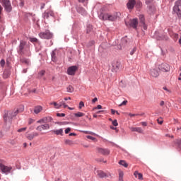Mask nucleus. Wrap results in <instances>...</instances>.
Listing matches in <instances>:
<instances>
[{
  "label": "nucleus",
  "instance_id": "nucleus-18",
  "mask_svg": "<svg viewBox=\"0 0 181 181\" xmlns=\"http://www.w3.org/2000/svg\"><path fill=\"white\" fill-rule=\"evenodd\" d=\"M35 136H39V134L35 132V133H31V134H28L27 135V139L29 141H32Z\"/></svg>",
  "mask_w": 181,
  "mask_h": 181
},
{
  "label": "nucleus",
  "instance_id": "nucleus-1",
  "mask_svg": "<svg viewBox=\"0 0 181 181\" xmlns=\"http://www.w3.org/2000/svg\"><path fill=\"white\" fill-rule=\"evenodd\" d=\"M121 16V13L116 12L113 13H100L99 15V19L101 21H109V22H115L118 18Z\"/></svg>",
  "mask_w": 181,
  "mask_h": 181
},
{
  "label": "nucleus",
  "instance_id": "nucleus-54",
  "mask_svg": "<svg viewBox=\"0 0 181 181\" xmlns=\"http://www.w3.org/2000/svg\"><path fill=\"white\" fill-rule=\"evenodd\" d=\"M141 124L143 127H146V125H148V124L146 123V122H141Z\"/></svg>",
  "mask_w": 181,
  "mask_h": 181
},
{
  "label": "nucleus",
  "instance_id": "nucleus-23",
  "mask_svg": "<svg viewBox=\"0 0 181 181\" xmlns=\"http://www.w3.org/2000/svg\"><path fill=\"white\" fill-rule=\"evenodd\" d=\"M51 105H54L55 108L59 110V108H62V104L61 103H57L56 102H52L50 103Z\"/></svg>",
  "mask_w": 181,
  "mask_h": 181
},
{
  "label": "nucleus",
  "instance_id": "nucleus-3",
  "mask_svg": "<svg viewBox=\"0 0 181 181\" xmlns=\"http://www.w3.org/2000/svg\"><path fill=\"white\" fill-rule=\"evenodd\" d=\"M173 15H175L179 19H181V0L175 2L173 7Z\"/></svg>",
  "mask_w": 181,
  "mask_h": 181
},
{
  "label": "nucleus",
  "instance_id": "nucleus-32",
  "mask_svg": "<svg viewBox=\"0 0 181 181\" xmlns=\"http://www.w3.org/2000/svg\"><path fill=\"white\" fill-rule=\"evenodd\" d=\"M74 116L76 117H84V113L81 112H78L77 113L74 114Z\"/></svg>",
  "mask_w": 181,
  "mask_h": 181
},
{
  "label": "nucleus",
  "instance_id": "nucleus-14",
  "mask_svg": "<svg viewBox=\"0 0 181 181\" xmlns=\"http://www.w3.org/2000/svg\"><path fill=\"white\" fill-rule=\"evenodd\" d=\"M136 4V1H135V0H129L128 3L127 4V6L128 9H134V6H135Z\"/></svg>",
  "mask_w": 181,
  "mask_h": 181
},
{
  "label": "nucleus",
  "instance_id": "nucleus-63",
  "mask_svg": "<svg viewBox=\"0 0 181 181\" xmlns=\"http://www.w3.org/2000/svg\"><path fill=\"white\" fill-rule=\"evenodd\" d=\"M2 136H4V134L2 133V132H0V138H2Z\"/></svg>",
  "mask_w": 181,
  "mask_h": 181
},
{
  "label": "nucleus",
  "instance_id": "nucleus-40",
  "mask_svg": "<svg viewBox=\"0 0 181 181\" xmlns=\"http://www.w3.org/2000/svg\"><path fill=\"white\" fill-rule=\"evenodd\" d=\"M128 115L129 117H138V115H142L129 113Z\"/></svg>",
  "mask_w": 181,
  "mask_h": 181
},
{
  "label": "nucleus",
  "instance_id": "nucleus-35",
  "mask_svg": "<svg viewBox=\"0 0 181 181\" xmlns=\"http://www.w3.org/2000/svg\"><path fill=\"white\" fill-rule=\"evenodd\" d=\"M78 11L80 12V13H81L82 15H86V13H87V12L86 11V10H84V8H80L78 9Z\"/></svg>",
  "mask_w": 181,
  "mask_h": 181
},
{
  "label": "nucleus",
  "instance_id": "nucleus-59",
  "mask_svg": "<svg viewBox=\"0 0 181 181\" xmlns=\"http://www.w3.org/2000/svg\"><path fill=\"white\" fill-rule=\"evenodd\" d=\"M45 73H46L45 71H41L40 72V74L41 75V76H45Z\"/></svg>",
  "mask_w": 181,
  "mask_h": 181
},
{
  "label": "nucleus",
  "instance_id": "nucleus-10",
  "mask_svg": "<svg viewBox=\"0 0 181 181\" xmlns=\"http://www.w3.org/2000/svg\"><path fill=\"white\" fill-rule=\"evenodd\" d=\"M139 21L141 26H143V29H144V30H146V29H148V27L146 26V25H145V17L144 16V15L139 16Z\"/></svg>",
  "mask_w": 181,
  "mask_h": 181
},
{
  "label": "nucleus",
  "instance_id": "nucleus-43",
  "mask_svg": "<svg viewBox=\"0 0 181 181\" xmlns=\"http://www.w3.org/2000/svg\"><path fill=\"white\" fill-rule=\"evenodd\" d=\"M128 100H124L120 105L119 107H122V105H127Z\"/></svg>",
  "mask_w": 181,
  "mask_h": 181
},
{
  "label": "nucleus",
  "instance_id": "nucleus-12",
  "mask_svg": "<svg viewBox=\"0 0 181 181\" xmlns=\"http://www.w3.org/2000/svg\"><path fill=\"white\" fill-rule=\"evenodd\" d=\"M129 25L131 26V28H133V29H136V26H138V19L134 18L132 20H130Z\"/></svg>",
  "mask_w": 181,
  "mask_h": 181
},
{
  "label": "nucleus",
  "instance_id": "nucleus-20",
  "mask_svg": "<svg viewBox=\"0 0 181 181\" xmlns=\"http://www.w3.org/2000/svg\"><path fill=\"white\" fill-rule=\"evenodd\" d=\"M42 111H43V107L40 105H37L34 107L35 114H39L40 112H42Z\"/></svg>",
  "mask_w": 181,
  "mask_h": 181
},
{
  "label": "nucleus",
  "instance_id": "nucleus-9",
  "mask_svg": "<svg viewBox=\"0 0 181 181\" xmlns=\"http://www.w3.org/2000/svg\"><path fill=\"white\" fill-rule=\"evenodd\" d=\"M97 175H98V177H100V179H104V177H110V174H107L103 170H98Z\"/></svg>",
  "mask_w": 181,
  "mask_h": 181
},
{
  "label": "nucleus",
  "instance_id": "nucleus-29",
  "mask_svg": "<svg viewBox=\"0 0 181 181\" xmlns=\"http://www.w3.org/2000/svg\"><path fill=\"white\" fill-rule=\"evenodd\" d=\"M52 62H57V59L56 58V52L53 51L51 54Z\"/></svg>",
  "mask_w": 181,
  "mask_h": 181
},
{
  "label": "nucleus",
  "instance_id": "nucleus-42",
  "mask_svg": "<svg viewBox=\"0 0 181 181\" xmlns=\"http://www.w3.org/2000/svg\"><path fill=\"white\" fill-rule=\"evenodd\" d=\"M2 11H4V8L2 7V6L0 5V22H1V16H2Z\"/></svg>",
  "mask_w": 181,
  "mask_h": 181
},
{
  "label": "nucleus",
  "instance_id": "nucleus-26",
  "mask_svg": "<svg viewBox=\"0 0 181 181\" xmlns=\"http://www.w3.org/2000/svg\"><path fill=\"white\" fill-rule=\"evenodd\" d=\"M158 35V33H156V37L158 40H162V39H166V34H163V35H160L159 37H156Z\"/></svg>",
  "mask_w": 181,
  "mask_h": 181
},
{
  "label": "nucleus",
  "instance_id": "nucleus-7",
  "mask_svg": "<svg viewBox=\"0 0 181 181\" xmlns=\"http://www.w3.org/2000/svg\"><path fill=\"white\" fill-rule=\"evenodd\" d=\"M0 169L3 173L8 174L12 170V167H8L0 163Z\"/></svg>",
  "mask_w": 181,
  "mask_h": 181
},
{
  "label": "nucleus",
  "instance_id": "nucleus-13",
  "mask_svg": "<svg viewBox=\"0 0 181 181\" xmlns=\"http://www.w3.org/2000/svg\"><path fill=\"white\" fill-rule=\"evenodd\" d=\"M98 151L99 153H101L102 155H110V150L107 149V148H98Z\"/></svg>",
  "mask_w": 181,
  "mask_h": 181
},
{
  "label": "nucleus",
  "instance_id": "nucleus-25",
  "mask_svg": "<svg viewBox=\"0 0 181 181\" xmlns=\"http://www.w3.org/2000/svg\"><path fill=\"white\" fill-rule=\"evenodd\" d=\"M64 142L65 144V145H69V146H71V145H74V143L73 142V141L70 140V139H64Z\"/></svg>",
  "mask_w": 181,
  "mask_h": 181
},
{
  "label": "nucleus",
  "instance_id": "nucleus-24",
  "mask_svg": "<svg viewBox=\"0 0 181 181\" xmlns=\"http://www.w3.org/2000/svg\"><path fill=\"white\" fill-rule=\"evenodd\" d=\"M119 165H121L122 166H124V168H127L128 164L126 160H122L119 161Z\"/></svg>",
  "mask_w": 181,
  "mask_h": 181
},
{
  "label": "nucleus",
  "instance_id": "nucleus-62",
  "mask_svg": "<svg viewBox=\"0 0 181 181\" xmlns=\"http://www.w3.org/2000/svg\"><path fill=\"white\" fill-rule=\"evenodd\" d=\"M67 100H71V98L69 97V98H64V100L67 101Z\"/></svg>",
  "mask_w": 181,
  "mask_h": 181
},
{
  "label": "nucleus",
  "instance_id": "nucleus-49",
  "mask_svg": "<svg viewBox=\"0 0 181 181\" xmlns=\"http://www.w3.org/2000/svg\"><path fill=\"white\" fill-rule=\"evenodd\" d=\"M61 104H62V106L63 105L64 108H67V107L69 108V105H66V103L62 102Z\"/></svg>",
  "mask_w": 181,
  "mask_h": 181
},
{
  "label": "nucleus",
  "instance_id": "nucleus-33",
  "mask_svg": "<svg viewBox=\"0 0 181 181\" xmlns=\"http://www.w3.org/2000/svg\"><path fill=\"white\" fill-rule=\"evenodd\" d=\"M42 129L44 130L50 129V125H49L47 123H45V124H42Z\"/></svg>",
  "mask_w": 181,
  "mask_h": 181
},
{
  "label": "nucleus",
  "instance_id": "nucleus-21",
  "mask_svg": "<svg viewBox=\"0 0 181 181\" xmlns=\"http://www.w3.org/2000/svg\"><path fill=\"white\" fill-rule=\"evenodd\" d=\"M52 132H53V134H55V135H61L62 136H63V129L52 130Z\"/></svg>",
  "mask_w": 181,
  "mask_h": 181
},
{
  "label": "nucleus",
  "instance_id": "nucleus-8",
  "mask_svg": "<svg viewBox=\"0 0 181 181\" xmlns=\"http://www.w3.org/2000/svg\"><path fill=\"white\" fill-rule=\"evenodd\" d=\"M77 66H69L67 69V74L69 76H74L76 71H77Z\"/></svg>",
  "mask_w": 181,
  "mask_h": 181
},
{
  "label": "nucleus",
  "instance_id": "nucleus-16",
  "mask_svg": "<svg viewBox=\"0 0 181 181\" xmlns=\"http://www.w3.org/2000/svg\"><path fill=\"white\" fill-rule=\"evenodd\" d=\"M49 16H54V13L52 11H49L43 13L44 19H49Z\"/></svg>",
  "mask_w": 181,
  "mask_h": 181
},
{
  "label": "nucleus",
  "instance_id": "nucleus-64",
  "mask_svg": "<svg viewBox=\"0 0 181 181\" xmlns=\"http://www.w3.org/2000/svg\"><path fill=\"white\" fill-rule=\"evenodd\" d=\"M178 80H181V73L180 74V76H179V77H178Z\"/></svg>",
  "mask_w": 181,
  "mask_h": 181
},
{
  "label": "nucleus",
  "instance_id": "nucleus-39",
  "mask_svg": "<svg viewBox=\"0 0 181 181\" xmlns=\"http://www.w3.org/2000/svg\"><path fill=\"white\" fill-rule=\"evenodd\" d=\"M43 130H44V129H43V126H42V125L38 126V127H37V131L42 132V131H43Z\"/></svg>",
  "mask_w": 181,
  "mask_h": 181
},
{
  "label": "nucleus",
  "instance_id": "nucleus-31",
  "mask_svg": "<svg viewBox=\"0 0 181 181\" xmlns=\"http://www.w3.org/2000/svg\"><path fill=\"white\" fill-rule=\"evenodd\" d=\"M93 30V25H88L87 29H86V33H90Z\"/></svg>",
  "mask_w": 181,
  "mask_h": 181
},
{
  "label": "nucleus",
  "instance_id": "nucleus-30",
  "mask_svg": "<svg viewBox=\"0 0 181 181\" xmlns=\"http://www.w3.org/2000/svg\"><path fill=\"white\" fill-rule=\"evenodd\" d=\"M29 40L31 42V43H37V42H39V40H37L36 37H30Z\"/></svg>",
  "mask_w": 181,
  "mask_h": 181
},
{
  "label": "nucleus",
  "instance_id": "nucleus-41",
  "mask_svg": "<svg viewBox=\"0 0 181 181\" xmlns=\"http://www.w3.org/2000/svg\"><path fill=\"white\" fill-rule=\"evenodd\" d=\"M37 124H45V119L44 117L42 119H40V120H38Z\"/></svg>",
  "mask_w": 181,
  "mask_h": 181
},
{
  "label": "nucleus",
  "instance_id": "nucleus-17",
  "mask_svg": "<svg viewBox=\"0 0 181 181\" xmlns=\"http://www.w3.org/2000/svg\"><path fill=\"white\" fill-rule=\"evenodd\" d=\"M132 132H139V134H142L144 130L141 127H130Z\"/></svg>",
  "mask_w": 181,
  "mask_h": 181
},
{
  "label": "nucleus",
  "instance_id": "nucleus-27",
  "mask_svg": "<svg viewBox=\"0 0 181 181\" xmlns=\"http://www.w3.org/2000/svg\"><path fill=\"white\" fill-rule=\"evenodd\" d=\"M119 181H124V172L123 171L119 172Z\"/></svg>",
  "mask_w": 181,
  "mask_h": 181
},
{
  "label": "nucleus",
  "instance_id": "nucleus-22",
  "mask_svg": "<svg viewBox=\"0 0 181 181\" xmlns=\"http://www.w3.org/2000/svg\"><path fill=\"white\" fill-rule=\"evenodd\" d=\"M53 119L51 117H44V124H49V122H52Z\"/></svg>",
  "mask_w": 181,
  "mask_h": 181
},
{
  "label": "nucleus",
  "instance_id": "nucleus-44",
  "mask_svg": "<svg viewBox=\"0 0 181 181\" xmlns=\"http://www.w3.org/2000/svg\"><path fill=\"white\" fill-rule=\"evenodd\" d=\"M25 131H26V127H23V128H21V129H19L18 130V132H25Z\"/></svg>",
  "mask_w": 181,
  "mask_h": 181
},
{
  "label": "nucleus",
  "instance_id": "nucleus-36",
  "mask_svg": "<svg viewBox=\"0 0 181 181\" xmlns=\"http://www.w3.org/2000/svg\"><path fill=\"white\" fill-rule=\"evenodd\" d=\"M136 8H141V6H142V2L141 1H137L136 2Z\"/></svg>",
  "mask_w": 181,
  "mask_h": 181
},
{
  "label": "nucleus",
  "instance_id": "nucleus-61",
  "mask_svg": "<svg viewBox=\"0 0 181 181\" xmlns=\"http://www.w3.org/2000/svg\"><path fill=\"white\" fill-rule=\"evenodd\" d=\"M165 136L168 138H173V136H170V134H165Z\"/></svg>",
  "mask_w": 181,
  "mask_h": 181
},
{
  "label": "nucleus",
  "instance_id": "nucleus-53",
  "mask_svg": "<svg viewBox=\"0 0 181 181\" xmlns=\"http://www.w3.org/2000/svg\"><path fill=\"white\" fill-rule=\"evenodd\" d=\"M103 108V106L101 105H98L96 107H95V110H101Z\"/></svg>",
  "mask_w": 181,
  "mask_h": 181
},
{
  "label": "nucleus",
  "instance_id": "nucleus-45",
  "mask_svg": "<svg viewBox=\"0 0 181 181\" xmlns=\"http://www.w3.org/2000/svg\"><path fill=\"white\" fill-rule=\"evenodd\" d=\"M88 139H90L91 141H95V137H93L91 136H86Z\"/></svg>",
  "mask_w": 181,
  "mask_h": 181
},
{
  "label": "nucleus",
  "instance_id": "nucleus-60",
  "mask_svg": "<svg viewBox=\"0 0 181 181\" xmlns=\"http://www.w3.org/2000/svg\"><path fill=\"white\" fill-rule=\"evenodd\" d=\"M69 136H76V133L69 134Z\"/></svg>",
  "mask_w": 181,
  "mask_h": 181
},
{
  "label": "nucleus",
  "instance_id": "nucleus-48",
  "mask_svg": "<svg viewBox=\"0 0 181 181\" xmlns=\"http://www.w3.org/2000/svg\"><path fill=\"white\" fill-rule=\"evenodd\" d=\"M135 52H136V47L133 48V49L130 52L131 56H132L134 54V53H135Z\"/></svg>",
  "mask_w": 181,
  "mask_h": 181
},
{
  "label": "nucleus",
  "instance_id": "nucleus-51",
  "mask_svg": "<svg viewBox=\"0 0 181 181\" xmlns=\"http://www.w3.org/2000/svg\"><path fill=\"white\" fill-rule=\"evenodd\" d=\"M71 131V128L68 127L65 129V134H69Z\"/></svg>",
  "mask_w": 181,
  "mask_h": 181
},
{
  "label": "nucleus",
  "instance_id": "nucleus-6",
  "mask_svg": "<svg viewBox=\"0 0 181 181\" xmlns=\"http://www.w3.org/2000/svg\"><path fill=\"white\" fill-rule=\"evenodd\" d=\"M39 37L41 39H52V37H53V34H52L50 31L46 30L45 32L40 33L39 34Z\"/></svg>",
  "mask_w": 181,
  "mask_h": 181
},
{
  "label": "nucleus",
  "instance_id": "nucleus-4",
  "mask_svg": "<svg viewBox=\"0 0 181 181\" xmlns=\"http://www.w3.org/2000/svg\"><path fill=\"white\" fill-rule=\"evenodd\" d=\"M23 107H21L20 109H17L13 112L10 111L8 113H6L4 115V118L5 121H8V119H12V118L16 117V115H18V114H19V112H23Z\"/></svg>",
  "mask_w": 181,
  "mask_h": 181
},
{
  "label": "nucleus",
  "instance_id": "nucleus-55",
  "mask_svg": "<svg viewBox=\"0 0 181 181\" xmlns=\"http://www.w3.org/2000/svg\"><path fill=\"white\" fill-rule=\"evenodd\" d=\"M151 2H153V0H146V4L148 5L151 4Z\"/></svg>",
  "mask_w": 181,
  "mask_h": 181
},
{
  "label": "nucleus",
  "instance_id": "nucleus-57",
  "mask_svg": "<svg viewBox=\"0 0 181 181\" xmlns=\"http://www.w3.org/2000/svg\"><path fill=\"white\" fill-rule=\"evenodd\" d=\"M97 101H98V98H95L92 100V103H97Z\"/></svg>",
  "mask_w": 181,
  "mask_h": 181
},
{
  "label": "nucleus",
  "instance_id": "nucleus-11",
  "mask_svg": "<svg viewBox=\"0 0 181 181\" xmlns=\"http://www.w3.org/2000/svg\"><path fill=\"white\" fill-rule=\"evenodd\" d=\"M150 74L152 77H159V69L158 68L151 69Z\"/></svg>",
  "mask_w": 181,
  "mask_h": 181
},
{
  "label": "nucleus",
  "instance_id": "nucleus-19",
  "mask_svg": "<svg viewBox=\"0 0 181 181\" xmlns=\"http://www.w3.org/2000/svg\"><path fill=\"white\" fill-rule=\"evenodd\" d=\"M134 175L136 178L139 179V180H144V175L142 173H139L138 171H135Z\"/></svg>",
  "mask_w": 181,
  "mask_h": 181
},
{
  "label": "nucleus",
  "instance_id": "nucleus-28",
  "mask_svg": "<svg viewBox=\"0 0 181 181\" xmlns=\"http://www.w3.org/2000/svg\"><path fill=\"white\" fill-rule=\"evenodd\" d=\"M66 91L67 93H73L74 91V88L71 85H69L66 88Z\"/></svg>",
  "mask_w": 181,
  "mask_h": 181
},
{
  "label": "nucleus",
  "instance_id": "nucleus-58",
  "mask_svg": "<svg viewBox=\"0 0 181 181\" xmlns=\"http://www.w3.org/2000/svg\"><path fill=\"white\" fill-rule=\"evenodd\" d=\"M111 112L114 115L117 112V110H115L114 109H111Z\"/></svg>",
  "mask_w": 181,
  "mask_h": 181
},
{
  "label": "nucleus",
  "instance_id": "nucleus-47",
  "mask_svg": "<svg viewBox=\"0 0 181 181\" xmlns=\"http://www.w3.org/2000/svg\"><path fill=\"white\" fill-rule=\"evenodd\" d=\"M57 117H66L64 113H57Z\"/></svg>",
  "mask_w": 181,
  "mask_h": 181
},
{
  "label": "nucleus",
  "instance_id": "nucleus-38",
  "mask_svg": "<svg viewBox=\"0 0 181 181\" xmlns=\"http://www.w3.org/2000/svg\"><path fill=\"white\" fill-rule=\"evenodd\" d=\"M112 124L114 127H118V122L117 121V119L113 120Z\"/></svg>",
  "mask_w": 181,
  "mask_h": 181
},
{
  "label": "nucleus",
  "instance_id": "nucleus-5",
  "mask_svg": "<svg viewBox=\"0 0 181 181\" xmlns=\"http://www.w3.org/2000/svg\"><path fill=\"white\" fill-rule=\"evenodd\" d=\"M1 4L4 6L6 12H12V4L9 0H1Z\"/></svg>",
  "mask_w": 181,
  "mask_h": 181
},
{
  "label": "nucleus",
  "instance_id": "nucleus-52",
  "mask_svg": "<svg viewBox=\"0 0 181 181\" xmlns=\"http://www.w3.org/2000/svg\"><path fill=\"white\" fill-rule=\"evenodd\" d=\"M0 64H1V67H4V66H5V60L1 59Z\"/></svg>",
  "mask_w": 181,
  "mask_h": 181
},
{
  "label": "nucleus",
  "instance_id": "nucleus-46",
  "mask_svg": "<svg viewBox=\"0 0 181 181\" xmlns=\"http://www.w3.org/2000/svg\"><path fill=\"white\" fill-rule=\"evenodd\" d=\"M157 122L158 124H160V125H162L163 124V120L162 119H158Z\"/></svg>",
  "mask_w": 181,
  "mask_h": 181
},
{
  "label": "nucleus",
  "instance_id": "nucleus-37",
  "mask_svg": "<svg viewBox=\"0 0 181 181\" xmlns=\"http://www.w3.org/2000/svg\"><path fill=\"white\" fill-rule=\"evenodd\" d=\"M83 107H84V102L81 101L79 103V106H78L79 110H81V108H83Z\"/></svg>",
  "mask_w": 181,
  "mask_h": 181
},
{
  "label": "nucleus",
  "instance_id": "nucleus-34",
  "mask_svg": "<svg viewBox=\"0 0 181 181\" xmlns=\"http://www.w3.org/2000/svg\"><path fill=\"white\" fill-rule=\"evenodd\" d=\"M83 134H88L89 135H95L97 136V134L93 132H88V131H82Z\"/></svg>",
  "mask_w": 181,
  "mask_h": 181
},
{
  "label": "nucleus",
  "instance_id": "nucleus-2",
  "mask_svg": "<svg viewBox=\"0 0 181 181\" xmlns=\"http://www.w3.org/2000/svg\"><path fill=\"white\" fill-rule=\"evenodd\" d=\"M18 52L21 55L30 56V45L26 41L21 40Z\"/></svg>",
  "mask_w": 181,
  "mask_h": 181
},
{
  "label": "nucleus",
  "instance_id": "nucleus-15",
  "mask_svg": "<svg viewBox=\"0 0 181 181\" xmlns=\"http://www.w3.org/2000/svg\"><path fill=\"white\" fill-rule=\"evenodd\" d=\"M160 69L162 71H169L170 70V67L168 64H163L160 65Z\"/></svg>",
  "mask_w": 181,
  "mask_h": 181
},
{
  "label": "nucleus",
  "instance_id": "nucleus-56",
  "mask_svg": "<svg viewBox=\"0 0 181 181\" xmlns=\"http://www.w3.org/2000/svg\"><path fill=\"white\" fill-rule=\"evenodd\" d=\"M160 107H163V105H165V101L161 100V101L160 102Z\"/></svg>",
  "mask_w": 181,
  "mask_h": 181
},
{
  "label": "nucleus",
  "instance_id": "nucleus-50",
  "mask_svg": "<svg viewBox=\"0 0 181 181\" xmlns=\"http://www.w3.org/2000/svg\"><path fill=\"white\" fill-rule=\"evenodd\" d=\"M176 143L177 144V145L180 146V148H181V139H178L176 141Z\"/></svg>",
  "mask_w": 181,
  "mask_h": 181
}]
</instances>
